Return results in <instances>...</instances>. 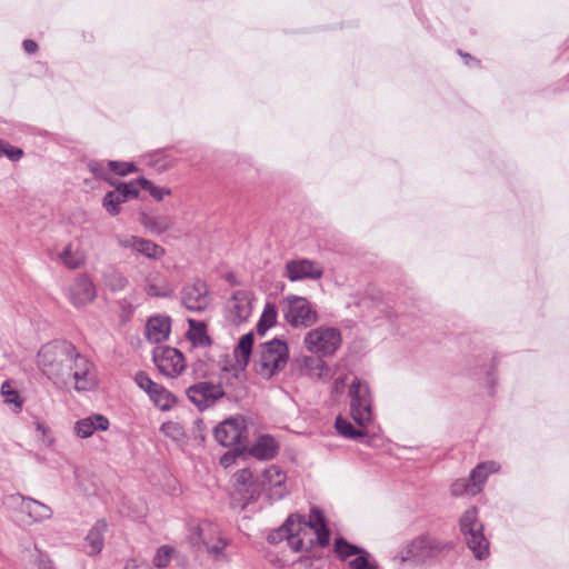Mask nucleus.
Masks as SVG:
<instances>
[{
    "instance_id": "f257e3e1",
    "label": "nucleus",
    "mask_w": 569,
    "mask_h": 569,
    "mask_svg": "<svg viewBox=\"0 0 569 569\" xmlns=\"http://www.w3.org/2000/svg\"><path fill=\"white\" fill-rule=\"evenodd\" d=\"M282 539H286L296 552H308L315 543L322 548L327 547L330 541V530L322 511L313 507L308 520L300 515H290L278 530L268 535L270 543H278Z\"/></svg>"
},
{
    "instance_id": "f03ea898",
    "label": "nucleus",
    "mask_w": 569,
    "mask_h": 569,
    "mask_svg": "<svg viewBox=\"0 0 569 569\" xmlns=\"http://www.w3.org/2000/svg\"><path fill=\"white\" fill-rule=\"evenodd\" d=\"M76 347L67 341H53L42 346L37 356L41 372L58 387L68 385Z\"/></svg>"
},
{
    "instance_id": "7ed1b4c3",
    "label": "nucleus",
    "mask_w": 569,
    "mask_h": 569,
    "mask_svg": "<svg viewBox=\"0 0 569 569\" xmlns=\"http://www.w3.org/2000/svg\"><path fill=\"white\" fill-rule=\"evenodd\" d=\"M188 540L193 547H203L216 561H228L226 548L230 541L223 536L220 527L211 521L202 520L189 528Z\"/></svg>"
},
{
    "instance_id": "20e7f679",
    "label": "nucleus",
    "mask_w": 569,
    "mask_h": 569,
    "mask_svg": "<svg viewBox=\"0 0 569 569\" xmlns=\"http://www.w3.org/2000/svg\"><path fill=\"white\" fill-rule=\"evenodd\" d=\"M288 359L287 343L273 339L259 346L253 361L254 370L261 378L268 380L286 368Z\"/></svg>"
},
{
    "instance_id": "39448f33",
    "label": "nucleus",
    "mask_w": 569,
    "mask_h": 569,
    "mask_svg": "<svg viewBox=\"0 0 569 569\" xmlns=\"http://www.w3.org/2000/svg\"><path fill=\"white\" fill-rule=\"evenodd\" d=\"M460 530L475 557L478 559L486 558L489 553V541L483 535V526L478 520L476 508H470L463 512L460 518Z\"/></svg>"
},
{
    "instance_id": "423d86ee",
    "label": "nucleus",
    "mask_w": 569,
    "mask_h": 569,
    "mask_svg": "<svg viewBox=\"0 0 569 569\" xmlns=\"http://www.w3.org/2000/svg\"><path fill=\"white\" fill-rule=\"evenodd\" d=\"M303 345L319 357L332 356L341 345V335L336 328L320 326L306 333Z\"/></svg>"
},
{
    "instance_id": "0eeeda50",
    "label": "nucleus",
    "mask_w": 569,
    "mask_h": 569,
    "mask_svg": "<svg viewBox=\"0 0 569 569\" xmlns=\"http://www.w3.org/2000/svg\"><path fill=\"white\" fill-rule=\"evenodd\" d=\"M350 415L360 427H367L372 420V399L369 387L360 379H355L349 387Z\"/></svg>"
},
{
    "instance_id": "6e6552de",
    "label": "nucleus",
    "mask_w": 569,
    "mask_h": 569,
    "mask_svg": "<svg viewBox=\"0 0 569 569\" xmlns=\"http://www.w3.org/2000/svg\"><path fill=\"white\" fill-rule=\"evenodd\" d=\"M284 305V319L291 327L308 328L317 323L318 312L307 298L289 296Z\"/></svg>"
},
{
    "instance_id": "1a4fd4ad",
    "label": "nucleus",
    "mask_w": 569,
    "mask_h": 569,
    "mask_svg": "<svg viewBox=\"0 0 569 569\" xmlns=\"http://www.w3.org/2000/svg\"><path fill=\"white\" fill-rule=\"evenodd\" d=\"M451 545L440 541L431 536L422 535L413 539L406 548L403 560H412L417 563L425 562L449 550Z\"/></svg>"
},
{
    "instance_id": "9d476101",
    "label": "nucleus",
    "mask_w": 569,
    "mask_h": 569,
    "mask_svg": "<svg viewBox=\"0 0 569 569\" xmlns=\"http://www.w3.org/2000/svg\"><path fill=\"white\" fill-rule=\"evenodd\" d=\"M214 438L223 447L246 448L247 426L243 417H231L214 428Z\"/></svg>"
},
{
    "instance_id": "9b49d317",
    "label": "nucleus",
    "mask_w": 569,
    "mask_h": 569,
    "mask_svg": "<svg viewBox=\"0 0 569 569\" xmlns=\"http://www.w3.org/2000/svg\"><path fill=\"white\" fill-rule=\"evenodd\" d=\"M116 243L123 250H130L137 256H142L149 260H160L166 254V249L150 239L134 234H117Z\"/></svg>"
},
{
    "instance_id": "f8f14e48",
    "label": "nucleus",
    "mask_w": 569,
    "mask_h": 569,
    "mask_svg": "<svg viewBox=\"0 0 569 569\" xmlns=\"http://www.w3.org/2000/svg\"><path fill=\"white\" fill-rule=\"evenodd\" d=\"M9 500L12 505L19 508L20 513L23 515L21 521L26 525H33L49 520L53 515V511L49 506L33 498L12 495L9 497Z\"/></svg>"
},
{
    "instance_id": "ddd939ff",
    "label": "nucleus",
    "mask_w": 569,
    "mask_h": 569,
    "mask_svg": "<svg viewBox=\"0 0 569 569\" xmlns=\"http://www.w3.org/2000/svg\"><path fill=\"white\" fill-rule=\"evenodd\" d=\"M68 376V383L72 380L78 391L90 390L96 386L97 377L93 363L76 349L72 357L71 370Z\"/></svg>"
},
{
    "instance_id": "4468645a",
    "label": "nucleus",
    "mask_w": 569,
    "mask_h": 569,
    "mask_svg": "<svg viewBox=\"0 0 569 569\" xmlns=\"http://www.w3.org/2000/svg\"><path fill=\"white\" fill-rule=\"evenodd\" d=\"M153 362L160 373L174 378L184 369L183 355L176 348L158 347L153 350Z\"/></svg>"
},
{
    "instance_id": "2eb2a0df",
    "label": "nucleus",
    "mask_w": 569,
    "mask_h": 569,
    "mask_svg": "<svg viewBox=\"0 0 569 569\" xmlns=\"http://www.w3.org/2000/svg\"><path fill=\"white\" fill-rule=\"evenodd\" d=\"M226 395L222 385H214L212 382H198L187 390L189 400L194 403L198 409L203 410L214 405L219 399Z\"/></svg>"
},
{
    "instance_id": "dca6fc26",
    "label": "nucleus",
    "mask_w": 569,
    "mask_h": 569,
    "mask_svg": "<svg viewBox=\"0 0 569 569\" xmlns=\"http://www.w3.org/2000/svg\"><path fill=\"white\" fill-rule=\"evenodd\" d=\"M180 296L182 305L193 312L204 311L210 303L208 286L201 280L184 284Z\"/></svg>"
},
{
    "instance_id": "f3484780",
    "label": "nucleus",
    "mask_w": 569,
    "mask_h": 569,
    "mask_svg": "<svg viewBox=\"0 0 569 569\" xmlns=\"http://www.w3.org/2000/svg\"><path fill=\"white\" fill-rule=\"evenodd\" d=\"M227 318L233 325L248 320L252 312V293L247 290L236 291L227 302Z\"/></svg>"
},
{
    "instance_id": "a211bd4d",
    "label": "nucleus",
    "mask_w": 569,
    "mask_h": 569,
    "mask_svg": "<svg viewBox=\"0 0 569 569\" xmlns=\"http://www.w3.org/2000/svg\"><path fill=\"white\" fill-rule=\"evenodd\" d=\"M323 276V267L309 259L290 260L286 263V277L290 281L318 280Z\"/></svg>"
},
{
    "instance_id": "6ab92c4d",
    "label": "nucleus",
    "mask_w": 569,
    "mask_h": 569,
    "mask_svg": "<svg viewBox=\"0 0 569 569\" xmlns=\"http://www.w3.org/2000/svg\"><path fill=\"white\" fill-rule=\"evenodd\" d=\"M68 295L74 307H83L94 300L96 286L87 274H78L69 286Z\"/></svg>"
},
{
    "instance_id": "aec40b11",
    "label": "nucleus",
    "mask_w": 569,
    "mask_h": 569,
    "mask_svg": "<svg viewBox=\"0 0 569 569\" xmlns=\"http://www.w3.org/2000/svg\"><path fill=\"white\" fill-rule=\"evenodd\" d=\"M110 422L106 416L94 413L78 420L74 423L73 431L79 438L87 439L91 437L94 431L108 430Z\"/></svg>"
},
{
    "instance_id": "412c9836",
    "label": "nucleus",
    "mask_w": 569,
    "mask_h": 569,
    "mask_svg": "<svg viewBox=\"0 0 569 569\" xmlns=\"http://www.w3.org/2000/svg\"><path fill=\"white\" fill-rule=\"evenodd\" d=\"M171 331V320L167 316L151 317L146 325V338L151 343L166 341Z\"/></svg>"
},
{
    "instance_id": "4be33fe9",
    "label": "nucleus",
    "mask_w": 569,
    "mask_h": 569,
    "mask_svg": "<svg viewBox=\"0 0 569 569\" xmlns=\"http://www.w3.org/2000/svg\"><path fill=\"white\" fill-rule=\"evenodd\" d=\"M234 488L246 502L253 501L259 495V486L253 481L249 469H241L233 476Z\"/></svg>"
},
{
    "instance_id": "5701e85b",
    "label": "nucleus",
    "mask_w": 569,
    "mask_h": 569,
    "mask_svg": "<svg viewBox=\"0 0 569 569\" xmlns=\"http://www.w3.org/2000/svg\"><path fill=\"white\" fill-rule=\"evenodd\" d=\"M142 289L149 297H169L173 292L159 271H150L144 276Z\"/></svg>"
},
{
    "instance_id": "b1692460",
    "label": "nucleus",
    "mask_w": 569,
    "mask_h": 569,
    "mask_svg": "<svg viewBox=\"0 0 569 569\" xmlns=\"http://www.w3.org/2000/svg\"><path fill=\"white\" fill-rule=\"evenodd\" d=\"M58 257L61 263L70 270L81 268L87 259L84 250L76 242H69Z\"/></svg>"
},
{
    "instance_id": "393cba45",
    "label": "nucleus",
    "mask_w": 569,
    "mask_h": 569,
    "mask_svg": "<svg viewBox=\"0 0 569 569\" xmlns=\"http://www.w3.org/2000/svg\"><path fill=\"white\" fill-rule=\"evenodd\" d=\"M269 496L273 500H280L287 495L284 487L286 475L277 467H271L264 472Z\"/></svg>"
},
{
    "instance_id": "a878e982",
    "label": "nucleus",
    "mask_w": 569,
    "mask_h": 569,
    "mask_svg": "<svg viewBox=\"0 0 569 569\" xmlns=\"http://www.w3.org/2000/svg\"><path fill=\"white\" fill-rule=\"evenodd\" d=\"M139 222L149 232L153 234H161L172 227L173 219L168 214H149L141 212L139 216Z\"/></svg>"
},
{
    "instance_id": "bb28decb",
    "label": "nucleus",
    "mask_w": 569,
    "mask_h": 569,
    "mask_svg": "<svg viewBox=\"0 0 569 569\" xmlns=\"http://www.w3.org/2000/svg\"><path fill=\"white\" fill-rule=\"evenodd\" d=\"M301 375L321 379L328 376L329 369L321 357L303 356L297 360Z\"/></svg>"
},
{
    "instance_id": "cd10ccee",
    "label": "nucleus",
    "mask_w": 569,
    "mask_h": 569,
    "mask_svg": "<svg viewBox=\"0 0 569 569\" xmlns=\"http://www.w3.org/2000/svg\"><path fill=\"white\" fill-rule=\"evenodd\" d=\"M107 523L103 520L97 521V523L90 529L86 537L87 553L90 556L98 555L103 548V532L106 531Z\"/></svg>"
},
{
    "instance_id": "c85d7f7f",
    "label": "nucleus",
    "mask_w": 569,
    "mask_h": 569,
    "mask_svg": "<svg viewBox=\"0 0 569 569\" xmlns=\"http://www.w3.org/2000/svg\"><path fill=\"white\" fill-rule=\"evenodd\" d=\"M277 449V442L272 437L262 436L252 446L250 452L258 459H271L274 457Z\"/></svg>"
},
{
    "instance_id": "c756f323",
    "label": "nucleus",
    "mask_w": 569,
    "mask_h": 569,
    "mask_svg": "<svg viewBox=\"0 0 569 569\" xmlns=\"http://www.w3.org/2000/svg\"><path fill=\"white\" fill-rule=\"evenodd\" d=\"M253 342H254V335L252 332H248L239 339V342L234 349V356L237 358V361L243 368L250 361Z\"/></svg>"
},
{
    "instance_id": "7c9ffc66",
    "label": "nucleus",
    "mask_w": 569,
    "mask_h": 569,
    "mask_svg": "<svg viewBox=\"0 0 569 569\" xmlns=\"http://www.w3.org/2000/svg\"><path fill=\"white\" fill-rule=\"evenodd\" d=\"M499 467L495 461H487L479 463L470 473L469 481L471 485H476L478 493L481 490L482 485L487 480L489 473L498 471Z\"/></svg>"
},
{
    "instance_id": "2f4dec72",
    "label": "nucleus",
    "mask_w": 569,
    "mask_h": 569,
    "mask_svg": "<svg viewBox=\"0 0 569 569\" xmlns=\"http://www.w3.org/2000/svg\"><path fill=\"white\" fill-rule=\"evenodd\" d=\"M336 429L337 431L345 438L358 440L367 435L366 428L367 427H360L357 428L347 419L342 417H338L336 419Z\"/></svg>"
},
{
    "instance_id": "473e14b6",
    "label": "nucleus",
    "mask_w": 569,
    "mask_h": 569,
    "mask_svg": "<svg viewBox=\"0 0 569 569\" xmlns=\"http://www.w3.org/2000/svg\"><path fill=\"white\" fill-rule=\"evenodd\" d=\"M126 194L117 187L106 193L102 200V206L110 216H117L120 213L121 203L126 202Z\"/></svg>"
},
{
    "instance_id": "72a5a7b5",
    "label": "nucleus",
    "mask_w": 569,
    "mask_h": 569,
    "mask_svg": "<svg viewBox=\"0 0 569 569\" xmlns=\"http://www.w3.org/2000/svg\"><path fill=\"white\" fill-rule=\"evenodd\" d=\"M188 337L194 345L206 346L210 343V338L207 335V328L204 322L197 321L194 319H188Z\"/></svg>"
},
{
    "instance_id": "f704fd0d",
    "label": "nucleus",
    "mask_w": 569,
    "mask_h": 569,
    "mask_svg": "<svg viewBox=\"0 0 569 569\" xmlns=\"http://www.w3.org/2000/svg\"><path fill=\"white\" fill-rule=\"evenodd\" d=\"M152 402L161 410H170L176 403L174 396L162 386L158 385L157 389L149 396Z\"/></svg>"
},
{
    "instance_id": "c9c22d12",
    "label": "nucleus",
    "mask_w": 569,
    "mask_h": 569,
    "mask_svg": "<svg viewBox=\"0 0 569 569\" xmlns=\"http://www.w3.org/2000/svg\"><path fill=\"white\" fill-rule=\"evenodd\" d=\"M333 550L341 560H346L352 556L365 555L366 551L357 547L356 545L349 543L345 538L339 537L335 540Z\"/></svg>"
},
{
    "instance_id": "e433bc0d",
    "label": "nucleus",
    "mask_w": 569,
    "mask_h": 569,
    "mask_svg": "<svg viewBox=\"0 0 569 569\" xmlns=\"http://www.w3.org/2000/svg\"><path fill=\"white\" fill-rule=\"evenodd\" d=\"M103 280L106 286L111 291H121L127 287L129 282L127 277L121 271L116 269L104 273Z\"/></svg>"
},
{
    "instance_id": "4c0bfd02",
    "label": "nucleus",
    "mask_w": 569,
    "mask_h": 569,
    "mask_svg": "<svg viewBox=\"0 0 569 569\" xmlns=\"http://www.w3.org/2000/svg\"><path fill=\"white\" fill-rule=\"evenodd\" d=\"M276 320H277L276 308H274V306L268 303L264 307L261 318L257 325V332L261 336L264 335L266 331L276 323Z\"/></svg>"
},
{
    "instance_id": "58836bf2",
    "label": "nucleus",
    "mask_w": 569,
    "mask_h": 569,
    "mask_svg": "<svg viewBox=\"0 0 569 569\" xmlns=\"http://www.w3.org/2000/svg\"><path fill=\"white\" fill-rule=\"evenodd\" d=\"M1 395L4 398V402L13 405L16 411H20L22 407V399L19 392L13 389L9 381H4L1 386Z\"/></svg>"
},
{
    "instance_id": "ea45409f",
    "label": "nucleus",
    "mask_w": 569,
    "mask_h": 569,
    "mask_svg": "<svg viewBox=\"0 0 569 569\" xmlns=\"http://www.w3.org/2000/svg\"><path fill=\"white\" fill-rule=\"evenodd\" d=\"M160 431L173 441H181L184 439L186 433L182 426L179 422L168 421L162 423Z\"/></svg>"
},
{
    "instance_id": "a19ab883",
    "label": "nucleus",
    "mask_w": 569,
    "mask_h": 569,
    "mask_svg": "<svg viewBox=\"0 0 569 569\" xmlns=\"http://www.w3.org/2000/svg\"><path fill=\"white\" fill-rule=\"evenodd\" d=\"M174 553H176L174 548H172L170 546H161L160 548H158V550L153 557L154 567H157L159 569L166 568L170 563Z\"/></svg>"
},
{
    "instance_id": "79ce46f5",
    "label": "nucleus",
    "mask_w": 569,
    "mask_h": 569,
    "mask_svg": "<svg viewBox=\"0 0 569 569\" xmlns=\"http://www.w3.org/2000/svg\"><path fill=\"white\" fill-rule=\"evenodd\" d=\"M451 493L456 497L463 495L476 496L478 493V489L476 485H471L469 479H458L451 485Z\"/></svg>"
},
{
    "instance_id": "37998d69",
    "label": "nucleus",
    "mask_w": 569,
    "mask_h": 569,
    "mask_svg": "<svg viewBox=\"0 0 569 569\" xmlns=\"http://www.w3.org/2000/svg\"><path fill=\"white\" fill-rule=\"evenodd\" d=\"M138 182L140 183V188L149 191V193L158 201L162 200L164 196H169L171 193L170 189L159 188L146 178H139Z\"/></svg>"
},
{
    "instance_id": "c03bdc74",
    "label": "nucleus",
    "mask_w": 569,
    "mask_h": 569,
    "mask_svg": "<svg viewBox=\"0 0 569 569\" xmlns=\"http://www.w3.org/2000/svg\"><path fill=\"white\" fill-rule=\"evenodd\" d=\"M134 381L139 386V388H141L143 391L148 393V396H150L153 392V390L157 389L158 387V383L152 381L150 377L143 371H139L138 373H136Z\"/></svg>"
},
{
    "instance_id": "a18cd8bd",
    "label": "nucleus",
    "mask_w": 569,
    "mask_h": 569,
    "mask_svg": "<svg viewBox=\"0 0 569 569\" xmlns=\"http://www.w3.org/2000/svg\"><path fill=\"white\" fill-rule=\"evenodd\" d=\"M107 167L119 176H127L137 171V167L132 162L109 161Z\"/></svg>"
},
{
    "instance_id": "49530a36",
    "label": "nucleus",
    "mask_w": 569,
    "mask_h": 569,
    "mask_svg": "<svg viewBox=\"0 0 569 569\" xmlns=\"http://www.w3.org/2000/svg\"><path fill=\"white\" fill-rule=\"evenodd\" d=\"M2 156H7L12 161H18L23 156V151L0 140V157Z\"/></svg>"
},
{
    "instance_id": "de8ad7c7",
    "label": "nucleus",
    "mask_w": 569,
    "mask_h": 569,
    "mask_svg": "<svg viewBox=\"0 0 569 569\" xmlns=\"http://www.w3.org/2000/svg\"><path fill=\"white\" fill-rule=\"evenodd\" d=\"M140 183L138 179L128 183H120L118 188L126 194L127 200L129 198H137L139 196Z\"/></svg>"
},
{
    "instance_id": "09e8293b",
    "label": "nucleus",
    "mask_w": 569,
    "mask_h": 569,
    "mask_svg": "<svg viewBox=\"0 0 569 569\" xmlns=\"http://www.w3.org/2000/svg\"><path fill=\"white\" fill-rule=\"evenodd\" d=\"M349 567L351 569H376L375 565L369 561L367 552L351 560Z\"/></svg>"
},
{
    "instance_id": "8fccbe9b",
    "label": "nucleus",
    "mask_w": 569,
    "mask_h": 569,
    "mask_svg": "<svg viewBox=\"0 0 569 569\" xmlns=\"http://www.w3.org/2000/svg\"><path fill=\"white\" fill-rule=\"evenodd\" d=\"M90 171L99 179L108 180L109 168L106 169L102 163L91 162L89 163Z\"/></svg>"
},
{
    "instance_id": "3c124183",
    "label": "nucleus",
    "mask_w": 569,
    "mask_h": 569,
    "mask_svg": "<svg viewBox=\"0 0 569 569\" xmlns=\"http://www.w3.org/2000/svg\"><path fill=\"white\" fill-rule=\"evenodd\" d=\"M33 569H57V568L53 566L52 561L48 557L40 553L38 559L34 562Z\"/></svg>"
},
{
    "instance_id": "603ef678",
    "label": "nucleus",
    "mask_w": 569,
    "mask_h": 569,
    "mask_svg": "<svg viewBox=\"0 0 569 569\" xmlns=\"http://www.w3.org/2000/svg\"><path fill=\"white\" fill-rule=\"evenodd\" d=\"M36 429L40 433L41 439L43 442H47L49 446L53 443L52 438H48V431L49 429L41 422H36Z\"/></svg>"
},
{
    "instance_id": "864d4df0",
    "label": "nucleus",
    "mask_w": 569,
    "mask_h": 569,
    "mask_svg": "<svg viewBox=\"0 0 569 569\" xmlns=\"http://www.w3.org/2000/svg\"><path fill=\"white\" fill-rule=\"evenodd\" d=\"M124 569H152V568L149 566V563H147L144 561L131 559L126 563Z\"/></svg>"
},
{
    "instance_id": "5fc2aeb1",
    "label": "nucleus",
    "mask_w": 569,
    "mask_h": 569,
    "mask_svg": "<svg viewBox=\"0 0 569 569\" xmlns=\"http://www.w3.org/2000/svg\"><path fill=\"white\" fill-rule=\"evenodd\" d=\"M23 49L27 53H36L38 50V44L33 40L27 39L23 41Z\"/></svg>"
},
{
    "instance_id": "6e6d98bb",
    "label": "nucleus",
    "mask_w": 569,
    "mask_h": 569,
    "mask_svg": "<svg viewBox=\"0 0 569 569\" xmlns=\"http://www.w3.org/2000/svg\"><path fill=\"white\" fill-rule=\"evenodd\" d=\"M463 58L466 59H471L470 54L466 53V54H461Z\"/></svg>"
},
{
    "instance_id": "4d7b16f0",
    "label": "nucleus",
    "mask_w": 569,
    "mask_h": 569,
    "mask_svg": "<svg viewBox=\"0 0 569 569\" xmlns=\"http://www.w3.org/2000/svg\"><path fill=\"white\" fill-rule=\"evenodd\" d=\"M234 379L241 381L238 375H234Z\"/></svg>"
},
{
    "instance_id": "13d9d810",
    "label": "nucleus",
    "mask_w": 569,
    "mask_h": 569,
    "mask_svg": "<svg viewBox=\"0 0 569 569\" xmlns=\"http://www.w3.org/2000/svg\"><path fill=\"white\" fill-rule=\"evenodd\" d=\"M226 372V376H229L230 375V371L229 370H224Z\"/></svg>"
}]
</instances>
